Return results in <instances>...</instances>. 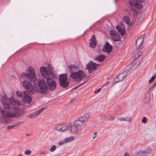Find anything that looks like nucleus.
<instances>
[{
  "instance_id": "nucleus-43",
  "label": "nucleus",
  "mask_w": 156,
  "mask_h": 156,
  "mask_svg": "<svg viewBox=\"0 0 156 156\" xmlns=\"http://www.w3.org/2000/svg\"><path fill=\"white\" fill-rule=\"evenodd\" d=\"M22 156V154H20V155H19V156Z\"/></svg>"
},
{
  "instance_id": "nucleus-6",
  "label": "nucleus",
  "mask_w": 156,
  "mask_h": 156,
  "mask_svg": "<svg viewBox=\"0 0 156 156\" xmlns=\"http://www.w3.org/2000/svg\"><path fill=\"white\" fill-rule=\"evenodd\" d=\"M86 76L85 73L82 70H80L79 71L70 73V76L76 81H79L83 80Z\"/></svg>"
},
{
  "instance_id": "nucleus-39",
  "label": "nucleus",
  "mask_w": 156,
  "mask_h": 156,
  "mask_svg": "<svg viewBox=\"0 0 156 156\" xmlns=\"http://www.w3.org/2000/svg\"><path fill=\"white\" fill-rule=\"evenodd\" d=\"M156 86V81L154 84V85L151 87V89L154 88Z\"/></svg>"
},
{
  "instance_id": "nucleus-20",
  "label": "nucleus",
  "mask_w": 156,
  "mask_h": 156,
  "mask_svg": "<svg viewBox=\"0 0 156 156\" xmlns=\"http://www.w3.org/2000/svg\"><path fill=\"white\" fill-rule=\"evenodd\" d=\"M90 47L93 48H95L96 46V41L94 36L92 37L90 40Z\"/></svg>"
},
{
  "instance_id": "nucleus-29",
  "label": "nucleus",
  "mask_w": 156,
  "mask_h": 156,
  "mask_svg": "<svg viewBox=\"0 0 156 156\" xmlns=\"http://www.w3.org/2000/svg\"><path fill=\"white\" fill-rule=\"evenodd\" d=\"M97 132H94V135L92 136V140L93 141H96L97 140Z\"/></svg>"
},
{
  "instance_id": "nucleus-34",
  "label": "nucleus",
  "mask_w": 156,
  "mask_h": 156,
  "mask_svg": "<svg viewBox=\"0 0 156 156\" xmlns=\"http://www.w3.org/2000/svg\"><path fill=\"white\" fill-rule=\"evenodd\" d=\"M101 90V88H99V89H98L96 90H95L94 93L95 94H97V93H98Z\"/></svg>"
},
{
  "instance_id": "nucleus-4",
  "label": "nucleus",
  "mask_w": 156,
  "mask_h": 156,
  "mask_svg": "<svg viewBox=\"0 0 156 156\" xmlns=\"http://www.w3.org/2000/svg\"><path fill=\"white\" fill-rule=\"evenodd\" d=\"M42 73L43 77L46 80L49 89L51 91L55 90L56 88L57 84L54 79L56 78L57 76L52 75V76H49L48 74H47L45 70Z\"/></svg>"
},
{
  "instance_id": "nucleus-22",
  "label": "nucleus",
  "mask_w": 156,
  "mask_h": 156,
  "mask_svg": "<svg viewBox=\"0 0 156 156\" xmlns=\"http://www.w3.org/2000/svg\"><path fill=\"white\" fill-rule=\"evenodd\" d=\"M123 20L128 25L130 26L132 24V22L130 20L129 17L128 16H125L123 17Z\"/></svg>"
},
{
  "instance_id": "nucleus-27",
  "label": "nucleus",
  "mask_w": 156,
  "mask_h": 156,
  "mask_svg": "<svg viewBox=\"0 0 156 156\" xmlns=\"http://www.w3.org/2000/svg\"><path fill=\"white\" fill-rule=\"evenodd\" d=\"M105 58V57L102 55H97L96 57V59L99 62H102Z\"/></svg>"
},
{
  "instance_id": "nucleus-36",
  "label": "nucleus",
  "mask_w": 156,
  "mask_h": 156,
  "mask_svg": "<svg viewBox=\"0 0 156 156\" xmlns=\"http://www.w3.org/2000/svg\"><path fill=\"white\" fill-rule=\"evenodd\" d=\"M141 122H142L146 123V118L145 117H143V119L142 120Z\"/></svg>"
},
{
  "instance_id": "nucleus-9",
  "label": "nucleus",
  "mask_w": 156,
  "mask_h": 156,
  "mask_svg": "<svg viewBox=\"0 0 156 156\" xmlns=\"http://www.w3.org/2000/svg\"><path fill=\"white\" fill-rule=\"evenodd\" d=\"M68 68L70 74L81 70L82 67L81 65L78 64L77 65H71L69 66Z\"/></svg>"
},
{
  "instance_id": "nucleus-12",
  "label": "nucleus",
  "mask_w": 156,
  "mask_h": 156,
  "mask_svg": "<svg viewBox=\"0 0 156 156\" xmlns=\"http://www.w3.org/2000/svg\"><path fill=\"white\" fill-rule=\"evenodd\" d=\"M99 64L90 62L87 66V68L90 73L94 70L96 69L99 66Z\"/></svg>"
},
{
  "instance_id": "nucleus-46",
  "label": "nucleus",
  "mask_w": 156,
  "mask_h": 156,
  "mask_svg": "<svg viewBox=\"0 0 156 156\" xmlns=\"http://www.w3.org/2000/svg\"><path fill=\"white\" fill-rule=\"evenodd\" d=\"M155 10H156V8L155 9Z\"/></svg>"
},
{
  "instance_id": "nucleus-32",
  "label": "nucleus",
  "mask_w": 156,
  "mask_h": 156,
  "mask_svg": "<svg viewBox=\"0 0 156 156\" xmlns=\"http://www.w3.org/2000/svg\"><path fill=\"white\" fill-rule=\"evenodd\" d=\"M56 148L57 147L53 145L51 147L50 151L51 152H53L56 149Z\"/></svg>"
},
{
  "instance_id": "nucleus-15",
  "label": "nucleus",
  "mask_w": 156,
  "mask_h": 156,
  "mask_svg": "<svg viewBox=\"0 0 156 156\" xmlns=\"http://www.w3.org/2000/svg\"><path fill=\"white\" fill-rule=\"evenodd\" d=\"M112 46L110 45L109 43L107 42H105L104 47L103 48V51L104 52L109 54L112 51Z\"/></svg>"
},
{
  "instance_id": "nucleus-17",
  "label": "nucleus",
  "mask_w": 156,
  "mask_h": 156,
  "mask_svg": "<svg viewBox=\"0 0 156 156\" xmlns=\"http://www.w3.org/2000/svg\"><path fill=\"white\" fill-rule=\"evenodd\" d=\"M44 108H42L34 112L33 113L29 115L28 116V118L30 119H32L35 117L42 112L44 110Z\"/></svg>"
},
{
  "instance_id": "nucleus-1",
  "label": "nucleus",
  "mask_w": 156,
  "mask_h": 156,
  "mask_svg": "<svg viewBox=\"0 0 156 156\" xmlns=\"http://www.w3.org/2000/svg\"><path fill=\"white\" fill-rule=\"evenodd\" d=\"M5 109H11L10 111L3 110L2 116L5 118H14L20 116L21 114L20 106L22 103L12 97L9 98L6 95L2 96L0 99Z\"/></svg>"
},
{
  "instance_id": "nucleus-42",
  "label": "nucleus",
  "mask_w": 156,
  "mask_h": 156,
  "mask_svg": "<svg viewBox=\"0 0 156 156\" xmlns=\"http://www.w3.org/2000/svg\"><path fill=\"white\" fill-rule=\"evenodd\" d=\"M142 54V52H140V53L139 54V55H138V57H139V56H140Z\"/></svg>"
},
{
  "instance_id": "nucleus-2",
  "label": "nucleus",
  "mask_w": 156,
  "mask_h": 156,
  "mask_svg": "<svg viewBox=\"0 0 156 156\" xmlns=\"http://www.w3.org/2000/svg\"><path fill=\"white\" fill-rule=\"evenodd\" d=\"M22 86L27 90V91L20 92L17 91L16 94L17 97L21 98L22 101L20 102L23 104L24 102L30 103L32 101V98L28 92L32 94L35 92L34 88L31 83L28 81H23L21 83Z\"/></svg>"
},
{
  "instance_id": "nucleus-23",
  "label": "nucleus",
  "mask_w": 156,
  "mask_h": 156,
  "mask_svg": "<svg viewBox=\"0 0 156 156\" xmlns=\"http://www.w3.org/2000/svg\"><path fill=\"white\" fill-rule=\"evenodd\" d=\"M126 74V72L124 71L122 73L119 75H118L117 76L118 77V78L119 79V80L121 81H122L124 79L125 77Z\"/></svg>"
},
{
  "instance_id": "nucleus-3",
  "label": "nucleus",
  "mask_w": 156,
  "mask_h": 156,
  "mask_svg": "<svg viewBox=\"0 0 156 156\" xmlns=\"http://www.w3.org/2000/svg\"><path fill=\"white\" fill-rule=\"evenodd\" d=\"M26 73H23L20 75V77L25 79L26 77L31 82H35L37 80V77L35 70L34 68L30 66H28L26 71Z\"/></svg>"
},
{
  "instance_id": "nucleus-30",
  "label": "nucleus",
  "mask_w": 156,
  "mask_h": 156,
  "mask_svg": "<svg viewBox=\"0 0 156 156\" xmlns=\"http://www.w3.org/2000/svg\"><path fill=\"white\" fill-rule=\"evenodd\" d=\"M121 81L119 80V79L118 78V77L117 76L115 78L113 82V84H115Z\"/></svg>"
},
{
  "instance_id": "nucleus-19",
  "label": "nucleus",
  "mask_w": 156,
  "mask_h": 156,
  "mask_svg": "<svg viewBox=\"0 0 156 156\" xmlns=\"http://www.w3.org/2000/svg\"><path fill=\"white\" fill-rule=\"evenodd\" d=\"M74 139L75 137L74 136L67 137L64 139L63 141L59 142V144L60 145H62L64 144L72 141Z\"/></svg>"
},
{
  "instance_id": "nucleus-14",
  "label": "nucleus",
  "mask_w": 156,
  "mask_h": 156,
  "mask_svg": "<svg viewBox=\"0 0 156 156\" xmlns=\"http://www.w3.org/2000/svg\"><path fill=\"white\" fill-rule=\"evenodd\" d=\"M145 37V35L143 34L136 40V46L138 49H140V47L143 42Z\"/></svg>"
},
{
  "instance_id": "nucleus-41",
  "label": "nucleus",
  "mask_w": 156,
  "mask_h": 156,
  "mask_svg": "<svg viewBox=\"0 0 156 156\" xmlns=\"http://www.w3.org/2000/svg\"><path fill=\"white\" fill-rule=\"evenodd\" d=\"M3 110L2 107H0V114L2 113Z\"/></svg>"
},
{
  "instance_id": "nucleus-28",
  "label": "nucleus",
  "mask_w": 156,
  "mask_h": 156,
  "mask_svg": "<svg viewBox=\"0 0 156 156\" xmlns=\"http://www.w3.org/2000/svg\"><path fill=\"white\" fill-rule=\"evenodd\" d=\"M76 125L74 124V125L72 126L70 129V131L72 133H74L75 132L77 129V127Z\"/></svg>"
},
{
  "instance_id": "nucleus-33",
  "label": "nucleus",
  "mask_w": 156,
  "mask_h": 156,
  "mask_svg": "<svg viewBox=\"0 0 156 156\" xmlns=\"http://www.w3.org/2000/svg\"><path fill=\"white\" fill-rule=\"evenodd\" d=\"M31 151L30 150H27L24 152V154L25 155H28L31 153Z\"/></svg>"
},
{
  "instance_id": "nucleus-38",
  "label": "nucleus",
  "mask_w": 156,
  "mask_h": 156,
  "mask_svg": "<svg viewBox=\"0 0 156 156\" xmlns=\"http://www.w3.org/2000/svg\"><path fill=\"white\" fill-rule=\"evenodd\" d=\"M108 116L110 117L111 120H113L115 119V118L113 116L110 114L108 115Z\"/></svg>"
},
{
  "instance_id": "nucleus-25",
  "label": "nucleus",
  "mask_w": 156,
  "mask_h": 156,
  "mask_svg": "<svg viewBox=\"0 0 156 156\" xmlns=\"http://www.w3.org/2000/svg\"><path fill=\"white\" fill-rule=\"evenodd\" d=\"M150 97L149 94L148 93H146L145 94V97L144 100V101L145 103H148L150 100Z\"/></svg>"
},
{
  "instance_id": "nucleus-13",
  "label": "nucleus",
  "mask_w": 156,
  "mask_h": 156,
  "mask_svg": "<svg viewBox=\"0 0 156 156\" xmlns=\"http://www.w3.org/2000/svg\"><path fill=\"white\" fill-rule=\"evenodd\" d=\"M69 126V125L68 123L62 125H58L55 127V130L59 131L64 132L67 130Z\"/></svg>"
},
{
  "instance_id": "nucleus-21",
  "label": "nucleus",
  "mask_w": 156,
  "mask_h": 156,
  "mask_svg": "<svg viewBox=\"0 0 156 156\" xmlns=\"http://www.w3.org/2000/svg\"><path fill=\"white\" fill-rule=\"evenodd\" d=\"M84 122L83 121L82 118L80 117L74 121V124L76 126H80L82 125Z\"/></svg>"
},
{
  "instance_id": "nucleus-11",
  "label": "nucleus",
  "mask_w": 156,
  "mask_h": 156,
  "mask_svg": "<svg viewBox=\"0 0 156 156\" xmlns=\"http://www.w3.org/2000/svg\"><path fill=\"white\" fill-rule=\"evenodd\" d=\"M142 0H130L129 3L131 5L134 6L138 9H141L143 8V5L140 2H141Z\"/></svg>"
},
{
  "instance_id": "nucleus-26",
  "label": "nucleus",
  "mask_w": 156,
  "mask_h": 156,
  "mask_svg": "<svg viewBox=\"0 0 156 156\" xmlns=\"http://www.w3.org/2000/svg\"><path fill=\"white\" fill-rule=\"evenodd\" d=\"M90 115L88 113H86L83 114L80 117L82 118L83 119V121L85 122L87 121L90 118Z\"/></svg>"
},
{
  "instance_id": "nucleus-10",
  "label": "nucleus",
  "mask_w": 156,
  "mask_h": 156,
  "mask_svg": "<svg viewBox=\"0 0 156 156\" xmlns=\"http://www.w3.org/2000/svg\"><path fill=\"white\" fill-rule=\"evenodd\" d=\"M110 34L112 38L114 41H120V36L115 30H112L110 31Z\"/></svg>"
},
{
  "instance_id": "nucleus-45",
  "label": "nucleus",
  "mask_w": 156,
  "mask_h": 156,
  "mask_svg": "<svg viewBox=\"0 0 156 156\" xmlns=\"http://www.w3.org/2000/svg\"><path fill=\"white\" fill-rule=\"evenodd\" d=\"M29 135V134H27V136H28Z\"/></svg>"
},
{
  "instance_id": "nucleus-35",
  "label": "nucleus",
  "mask_w": 156,
  "mask_h": 156,
  "mask_svg": "<svg viewBox=\"0 0 156 156\" xmlns=\"http://www.w3.org/2000/svg\"><path fill=\"white\" fill-rule=\"evenodd\" d=\"M87 81V80H85V81H84V82L83 83H82L81 84H80L78 86L76 87H75L74 89H76L77 88H78V87H79L81 85H82L83 84H84V83H85Z\"/></svg>"
},
{
  "instance_id": "nucleus-18",
  "label": "nucleus",
  "mask_w": 156,
  "mask_h": 156,
  "mask_svg": "<svg viewBox=\"0 0 156 156\" xmlns=\"http://www.w3.org/2000/svg\"><path fill=\"white\" fill-rule=\"evenodd\" d=\"M150 153V150L148 149H145L144 150L142 151H140L139 152H138L137 154V156H145L149 154Z\"/></svg>"
},
{
  "instance_id": "nucleus-44",
  "label": "nucleus",
  "mask_w": 156,
  "mask_h": 156,
  "mask_svg": "<svg viewBox=\"0 0 156 156\" xmlns=\"http://www.w3.org/2000/svg\"><path fill=\"white\" fill-rule=\"evenodd\" d=\"M108 83H109L108 82H107L106 83V84H107Z\"/></svg>"
},
{
  "instance_id": "nucleus-24",
  "label": "nucleus",
  "mask_w": 156,
  "mask_h": 156,
  "mask_svg": "<svg viewBox=\"0 0 156 156\" xmlns=\"http://www.w3.org/2000/svg\"><path fill=\"white\" fill-rule=\"evenodd\" d=\"M119 120L122 121H128L130 122L132 118L131 117H119L118 118Z\"/></svg>"
},
{
  "instance_id": "nucleus-7",
  "label": "nucleus",
  "mask_w": 156,
  "mask_h": 156,
  "mask_svg": "<svg viewBox=\"0 0 156 156\" xmlns=\"http://www.w3.org/2000/svg\"><path fill=\"white\" fill-rule=\"evenodd\" d=\"M59 80L61 86L64 88L68 86L69 82V80L67 79V73L60 74L59 76Z\"/></svg>"
},
{
  "instance_id": "nucleus-37",
  "label": "nucleus",
  "mask_w": 156,
  "mask_h": 156,
  "mask_svg": "<svg viewBox=\"0 0 156 156\" xmlns=\"http://www.w3.org/2000/svg\"><path fill=\"white\" fill-rule=\"evenodd\" d=\"M15 126L14 125H10L7 126V129H10L13 128Z\"/></svg>"
},
{
  "instance_id": "nucleus-8",
  "label": "nucleus",
  "mask_w": 156,
  "mask_h": 156,
  "mask_svg": "<svg viewBox=\"0 0 156 156\" xmlns=\"http://www.w3.org/2000/svg\"><path fill=\"white\" fill-rule=\"evenodd\" d=\"M52 69L53 67L50 64L48 65L47 67L44 66H42L40 68V73L42 76L43 74L42 72H43L45 70L47 74H48V75L49 76H52V75H54L55 76H57L55 73H53L52 72Z\"/></svg>"
},
{
  "instance_id": "nucleus-40",
  "label": "nucleus",
  "mask_w": 156,
  "mask_h": 156,
  "mask_svg": "<svg viewBox=\"0 0 156 156\" xmlns=\"http://www.w3.org/2000/svg\"><path fill=\"white\" fill-rule=\"evenodd\" d=\"M123 156H129V155L127 152H125Z\"/></svg>"
},
{
  "instance_id": "nucleus-16",
  "label": "nucleus",
  "mask_w": 156,
  "mask_h": 156,
  "mask_svg": "<svg viewBox=\"0 0 156 156\" xmlns=\"http://www.w3.org/2000/svg\"><path fill=\"white\" fill-rule=\"evenodd\" d=\"M116 29L123 36L126 33V30L124 25L122 23H120L116 27Z\"/></svg>"
},
{
  "instance_id": "nucleus-31",
  "label": "nucleus",
  "mask_w": 156,
  "mask_h": 156,
  "mask_svg": "<svg viewBox=\"0 0 156 156\" xmlns=\"http://www.w3.org/2000/svg\"><path fill=\"white\" fill-rule=\"evenodd\" d=\"M156 77V74L154 76H152L151 78L149 80V83H152L155 79Z\"/></svg>"
},
{
  "instance_id": "nucleus-5",
  "label": "nucleus",
  "mask_w": 156,
  "mask_h": 156,
  "mask_svg": "<svg viewBox=\"0 0 156 156\" xmlns=\"http://www.w3.org/2000/svg\"><path fill=\"white\" fill-rule=\"evenodd\" d=\"M34 85L36 90L44 94H46L48 92V88L45 81L43 79L34 82Z\"/></svg>"
}]
</instances>
